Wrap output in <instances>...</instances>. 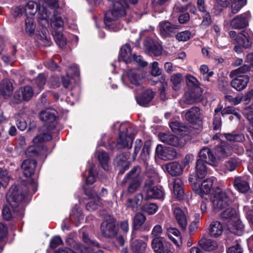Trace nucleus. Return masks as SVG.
<instances>
[{"label": "nucleus", "mask_w": 253, "mask_h": 253, "mask_svg": "<svg viewBox=\"0 0 253 253\" xmlns=\"http://www.w3.org/2000/svg\"><path fill=\"white\" fill-rule=\"evenodd\" d=\"M167 171L172 176L179 175L183 172V168L181 165L176 162H171L166 165Z\"/></svg>", "instance_id": "nucleus-29"}, {"label": "nucleus", "mask_w": 253, "mask_h": 253, "mask_svg": "<svg viewBox=\"0 0 253 253\" xmlns=\"http://www.w3.org/2000/svg\"><path fill=\"white\" fill-rule=\"evenodd\" d=\"M143 142L141 139H136L135 142V145L134 147V152L132 155L133 160H135L138 153L139 152Z\"/></svg>", "instance_id": "nucleus-63"}, {"label": "nucleus", "mask_w": 253, "mask_h": 253, "mask_svg": "<svg viewBox=\"0 0 253 253\" xmlns=\"http://www.w3.org/2000/svg\"><path fill=\"white\" fill-rule=\"evenodd\" d=\"M199 246L205 251L211 252L218 248L219 244L210 239L202 238L198 243Z\"/></svg>", "instance_id": "nucleus-25"}, {"label": "nucleus", "mask_w": 253, "mask_h": 253, "mask_svg": "<svg viewBox=\"0 0 253 253\" xmlns=\"http://www.w3.org/2000/svg\"><path fill=\"white\" fill-rule=\"evenodd\" d=\"M213 185V181L211 179H207L201 183L199 188L196 190V192L203 197L204 195H208L210 193Z\"/></svg>", "instance_id": "nucleus-26"}, {"label": "nucleus", "mask_w": 253, "mask_h": 253, "mask_svg": "<svg viewBox=\"0 0 253 253\" xmlns=\"http://www.w3.org/2000/svg\"><path fill=\"white\" fill-rule=\"evenodd\" d=\"M178 29L177 26L172 25L168 21H163L159 24V30L161 35L164 37L171 36Z\"/></svg>", "instance_id": "nucleus-12"}, {"label": "nucleus", "mask_w": 253, "mask_h": 253, "mask_svg": "<svg viewBox=\"0 0 253 253\" xmlns=\"http://www.w3.org/2000/svg\"><path fill=\"white\" fill-rule=\"evenodd\" d=\"M232 149L231 146L225 143L216 146L215 148V157L216 160H222L231 155L232 153Z\"/></svg>", "instance_id": "nucleus-13"}, {"label": "nucleus", "mask_w": 253, "mask_h": 253, "mask_svg": "<svg viewBox=\"0 0 253 253\" xmlns=\"http://www.w3.org/2000/svg\"><path fill=\"white\" fill-rule=\"evenodd\" d=\"M225 138L229 141L243 142L245 140L244 135L242 134L224 133Z\"/></svg>", "instance_id": "nucleus-48"}, {"label": "nucleus", "mask_w": 253, "mask_h": 253, "mask_svg": "<svg viewBox=\"0 0 253 253\" xmlns=\"http://www.w3.org/2000/svg\"><path fill=\"white\" fill-rule=\"evenodd\" d=\"M147 247L145 242L141 240H136L131 243V248L134 253H143Z\"/></svg>", "instance_id": "nucleus-36"}, {"label": "nucleus", "mask_w": 253, "mask_h": 253, "mask_svg": "<svg viewBox=\"0 0 253 253\" xmlns=\"http://www.w3.org/2000/svg\"><path fill=\"white\" fill-rule=\"evenodd\" d=\"M93 200V201H91L86 204V209L87 210L93 211L101 207L102 203L99 197H97V198Z\"/></svg>", "instance_id": "nucleus-49"}, {"label": "nucleus", "mask_w": 253, "mask_h": 253, "mask_svg": "<svg viewBox=\"0 0 253 253\" xmlns=\"http://www.w3.org/2000/svg\"><path fill=\"white\" fill-rule=\"evenodd\" d=\"M146 217L144 214L137 212L133 218V226L134 229H139L145 222Z\"/></svg>", "instance_id": "nucleus-40"}, {"label": "nucleus", "mask_w": 253, "mask_h": 253, "mask_svg": "<svg viewBox=\"0 0 253 253\" xmlns=\"http://www.w3.org/2000/svg\"><path fill=\"white\" fill-rule=\"evenodd\" d=\"M236 41L238 45L245 48H249L252 47L253 42L252 34L246 31H243L236 37Z\"/></svg>", "instance_id": "nucleus-10"}, {"label": "nucleus", "mask_w": 253, "mask_h": 253, "mask_svg": "<svg viewBox=\"0 0 253 253\" xmlns=\"http://www.w3.org/2000/svg\"><path fill=\"white\" fill-rule=\"evenodd\" d=\"M141 209L149 214H153L157 211L158 206L155 204L147 203L144 204Z\"/></svg>", "instance_id": "nucleus-54"}, {"label": "nucleus", "mask_w": 253, "mask_h": 253, "mask_svg": "<svg viewBox=\"0 0 253 253\" xmlns=\"http://www.w3.org/2000/svg\"><path fill=\"white\" fill-rule=\"evenodd\" d=\"M144 190L146 192L145 197L147 199H162L164 197V192L161 187L146 185Z\"/></svg>", "instance_id": "nucleus-9"}, {"label": "nucleus", "mask_w": 253, "mask_h": 253, "mask_svg": "<svg viewBox=\"0 0 253 253\" xmlns=\"http://www.w3.org/2000/svg\"><path fill=\"white\" fill-rule=\"evenodd\" d=\"M52 138V136L48 132H43L39 134L33 139V142L35 144L38 143H42L44 141L50 140Z\"/></svg>", "instance_id": "nucleus-50"}, {"label": "nucleus", "mask_w": 253, "mask_h": 253, "mask_svg": "<svg viewBox=\"0 0 253 253\" xmlns=\"http://www.w3.org/2000/svg\"><path fill=\"white\" fill-rule=\"evenodd\" d=\"M143 198L142 194H138L134 196L133 199H128L126 205L127 208H130L132 211H136L138 207L141 205Z\"/></svg>", "instance_id": "nucleus-33"}, {"label": "nucleus", "mask_w": 253, "mask_h": 253, "mask_svg": "<svg viewBox=\"0 0 253 253\" xmlns=\"http://www.w3.org/2000/svg\"><path fill=\"white\" fill-rule=\"evenodd\" d=\"M195 169L196 175L200 179L204 178L207 173L206 165L201 160H197Z\"/></svg>", "instance_id": "nucleus-37"}, {"label": "nucleus", "mask_w": 253, "mask_h": 253, "mask_svg": "<svg viewBox=\"0 0 253 253\" xmlns=\"http://www.w3.org/2000/svg\"><path fill=\"white\" fill-rule=\"evenodd\" d=\"M243 250L238 241L235 242V244L229 247L227 251V253H242Z\"/></svg>", "instance_id": "nucleus-61"}, {"label": "nucleus", "mask_w": 253, "mask_h": 253, "mask_svg": "<svg viewBox=\"0 0 253 253\" xmlns=\"http://www.w3.org/2000/svg\"><path fill=\"white\" fill-rule=\"evenodd\" d=\"M134 135L131 134H126L124 132H120L118 139L117 147L118 149H123L124 148H131Z\"/></svg>", "instance_id": "nucleus-15"}, {"label": "nucleus", "mask_w": 253, "mask_h": 253, "mask_svg": "<svg viewBox=\"0 0 253 253\" xmlns=\"http://www.w3.org/2000/svg\"><path fill=\"white\" fill-rule=\"evenodd\" d=\"M156 153L158 157L165 161L173 159L176 156V152L171 147H163L158 145L156 149Z\"/></svg>", "instance_id": "nucleus-8"}, {"label": "nucleus", "mask_w": 253, "mask_h": 253, "mask_svg": "<svg viewBox=\"0 0 253 253\" xmlns=\"http://www.w3.org/2000/svg\"><path fill=\"white\" fill-rule=\"evenodd\" d=\"M240 163L241 162L238 158L231 157L225 162V167L228 170L232 171L234 170Z\"/></svg>", "instance_id": "nucleus-41"}, {"label": "nucleus", "mask_w": 253, "mask_h": 253, "mask_svg": "<svg viewBox=\"0 0 253 253\" xmlns=\"http://www.w3.org/2000/svg\"><path fill=\"white\" fill-rule=\"evenodd\" d=\"M200 96L193 92H187L183 97L179 101L180 105L183 108H186L187 105L195 103L199 101Z\"/></svg>", "instance_id": "nucleus-20"}, {"label": "nucleus", "mask_w": 253, "mask_h": 253, "mask_svg": "<svg viewBox=\"0 0 253 253\" xmlns=\"http://www.w3.org/2000/svg\"><path fill=\"white\" fill-rule=\"evenodd\" d=\"M236 211L231 208L226 209L222 213L221 216L223 218L231 219L236 216Z\"/></svg>", "instance_id": "nucleus-58"}, {"label": "nucleus", "mask_w": 253, "mask_h": 253, "mask_svg": "<svg viewBox=\"0 0 253 253\" xmlns=\"http://www.w3.org/2000/svg\"><path fill=\"white\" fill-rule=\"evenodd\" d=\"M186 81L187 85L191 87H197L200 84L198 80L191 75H187L186 76Z\"/></svg>", "instance_id": "nucleus-59"}, {"label": "nucleus", "mask_w": 253, "mask_h": 253, "mask_svg": "<svg viewBox=\"0 0 253 253\" xmlns=\"http://www.w3.org/2000/svg\"><path fill=\"white\" fill-rule=\"evenodd\" d=\"M50 24L53 31L62 30L63 28L64 25L63 20L55 10H53V15L50 18Z\"/></svg>", "instance_id": "nucleus-23"}, {"label": "nucleus", "mask_w": 253, "mask_h": 253, "mask_svg": "<svg viewBox=\"0 0 253 253\" xmlns=\"http://www.w3.org/2000/svg\"><path fill=\"white\" fill-rule=\"evenodd\" d=\"M46 83V78L43 74H40L35 80L36 86L35 92L38 94L43 88V86Z\"/></svg>", "instance_id": "nucleus-42"}, {"label": "nucleus", "mask_w": 253, "mask_h": 253, "mask_svg": "<svg viewBox=\"0 0 253 253\" xmlns=\"http://www.w3.org/2000/svg\"><path fill=\"white\" fill-rule=\"evenodd\" d=\"M173 191L176 198L178 200L183 199L184 192L183 189V182L180 178H174L173 182Z\"/></svg>", "instance_id": "nucleus-28"}, {"label": "nucleus", "mask_w": 253, "mask_h": 253, "mask_svg": "<svg viewBox=\"0 0 253 253\" xmlns=\"http://www.w3.org/2000/svg\"><path fill=\"white\" fill-rule=\"evenodd\" d=\"M159 137L161 141L173 146H178L180 145L178 138L170 134L160 133Z\"/></svg>", "instance_id": "nucleus-30"}, {"label": "nucleus", "mask_w": 253, "mask_h": 253, "mask_svg": "<svg viewBox=\"0 0 253 253\" xmlns=\"http://www.w3.org/2000/svg\"><path fill=\"white\" fill-rule=\"evenodd\" d=\"M225 99L226 100L228 101L229 103L237 105L241 102L243 99V95L242 94H238L235 97L230 95H225Z\"/></svg>", "instance_id": "nucleus-55"}, {"label": "nucleus", "mask_w": 253, "mask_h": 253, "mask_svg": "<svg viewBox=\"0 0 253 253\" xmlns=\"http://www.w3.org/2000/svg\"><path fill=\"white\" fill-rule=\"evenodd\" d=\"M232 114L234 115L238 120L241 118V115L237 112L236 109L232 106L225 107L221 111V115L223 117L225 115Z\"/></svg>", "instance_id": "nucleus-52"}, {"label": "nucleus", "mask_w": 253, "mask_h": 253, "mask_svg": "<svg viewBox=\"0 0 253 253\" xmlns=\"http://www.w3.org/2000/svg\"><path fill=\"white\" fill-rule=\"evenodd\" d=\"M41 120L44 123L45 127L50 130L56 126V112L54 110L46 109L42 111L40 115Z\"/></svg>", "instance_id": "nucleus-5"}, {"label": "nucleus", "mask_w": 253, "mask_h": 253, "mask_svg": "<svg viewBox=\"0 0 253 253\" xmlns=\"http://www.w3.org/2000/svg\"><path fill=\"white\" fill-rule=\"evenodd\" d=\"M234 188L242 193H245L250 190V185L248 179L246 177L238 176L233 181Z\"/></svg>", "instance_id": "nucleus-16"}, {"label": "nucleus", "mask_w": 253, "mask_h": 253, "mask_svg": "<svg viewBox=\"0 0 253 253\" xmlns=\"http://www.w3.org/2000/svg\"><path fill=\"white\" fill-rule=\"evenodd\" d=\"M38 10L39 13H40L42 9L40 6V3L37 4L33 1H29L25 5L24 11L26 15L29 14L33 15Z\"/></svg>", "instance_id": "nucleus-34"}, {"label": "nucleus", "mask_w": 253, "mask_h": 253, "mask_svg": "<svg viewBox=\"0 0 253 253\" xmlns=\"http://www.w3.org/2000/svg\"><path fill=\"white\" fill-rule=\"evenodd\" d=\"M163 232L162 226L159 224H157L152 229L151 236L153 238L161 237L160 236L162 234Z\"/></svg>", "instance_id": "nucleus-62"}, {"label": "nucleus", "mask_w": 253, "mask_h": 253, "mask_svg": "<svg viewBox=\"0 0 253 253\" xmlns=\"http://www.w3.org/2000/svg\"><path fill=\"white\" fill-rule=\"evenodd\" d=\"M150 147L151 143L150 141H147L144 143L142 151L140 155V157L141 160L146 161L148 158Z\"/></svg>", "instance_id": "nucleus-53"}, {"label": "nucleus", "mask_w": 253, "mask_h": 253, "mask_svg": "<svg viewBox=\"0 0 253 253\" xmlns=\"http://www.w3.org/2000/svg\"><path fill=\"white\" fill-rule=\"evenodd\" d=\"M88 248L82 243L77 242L73 246L72 250L73 253H86L88 251Z\"/></svg>", "instance_id": "nucleus-51"}, {"label": "nucleus", "mask_w": 253, "mask_h": 253, "mask_svg": "<svg viewBox=\"0 0 253 253\" xmlns=\"http://www.w3.org/2000/svg\"><path fill=\"white\" fill-rule=\"evenodd\" d=\"M249 15L243 13L234 17L230 22V26L235 29H242L249 24Z\"/></svg>", "instance_id": "nucleus-11"}, {"label": "nucleus", "mask_w": 253, "mask_h": 253, "mask_svg": "<svg viewBox=\"0 0 253 253\" xmlns=\"http://www.w3.org/2000/svg\"><path fill=\"white\" fill-rule=\"evenodd\" d=\"M229 199L226 192L220 191L216 193L212 199L214 209L221 210L229 205Z\"/></svg>", "instance_id": "nucleus-6"}, {"label": "nucleus", "mask_w": 253, "mask_h": 253, "mask_svg": "<svg viewBox=\"0 0 253 253\" xmlns=\"http://www.w3.org/2000/svg\"><path fill=\"white\" fill-rule=\"evenodd\" d=\"M201 112L197 107H192L188 110L185 115V119L189 123H196L200 120Z\"/></svg>", "instance_id": "nucleus-24"}, {"label": "nucleus", "mask_w": 253, "mask_h": 253, "mask_svg": "<svg viewBox=\"0 0 253 253\" xmlns=\"http://www.w3.org/2000/svg\"><path fill=\"white\" fill-rule=\"evenodd\" d=\"M98 159L100 162L102 168L105 170H108V162L109 160V157L108 154L105 152H99L98 155Z\"/></svg>", "instance_id": "nucleus-45"}, {"label": "nucleus", "mask_w": 253, "mask_h": 253, "mask_svg": "<svg viewBox=\"0 0 253 253\" xmlns=\"http://www.w3.org/2000/svg\"><path fill=\"white\" fill-rule=\"evenodd\" d=\"M34 90L30 85H26L17 90L14 95V101L19 103L23 101L27 102L31 100L34 94Z\"/></svg>", "instance_id": "nucleus-4"}, {"label": "nucleus", "mask_w": 253, "mask_h": 253, "mask_svg": "<svg viewBox=\"0 0 253 253\" xmlns=\"http://www.w3.org/2000/svg\"><path fill=\"white\" fill-rule=\"evenodd\" d=\"M42 11L39 13L38 21L39 24L43 28H45L49 25L47 18L49 17L46 9L43 6H42Z\"/></svg>", "instance_id": "nucleus-43"}, {"label": "nucleus", "mask_w": 253, "mask_h": 253, "mask_svg": "<svg viewBox=\"0 0 253 253\" xmlns=\"http://www.w3.org/2000/svg\"><path fill=\"white\" fill-rule=\"evenodd\" d=\"M100 230L102 235L105 237H114L117 234L114 218L110 215H105L104 220L100 226Z\"/></svg>", "instance_id": "nucleus-2"}, {"label": "nucleus", "mask_w": 253, "mask_h": 253, "mask_svg": "<svg viewBox=\"0 0 253 253\" xmlns=\"http://www.w3.org/2000/svg\"><path fill=\"white\" fill-rule=\"evenodd\" d=\"M167 235L168 238L175 244L176 246L179 248L181 246L182 242L181 239L179 231L175 228H169L167 230Z\"/></svg>", "instance_id": "nucleus-22"}, {"label": "nucleus", "mask_w": 253, "mask_h": 253, "mask_svg": "<svg viewBox=\"0 0 253 253\" xmlns=\"http://www.w3.org/2000/svg\"><path fill=\"white\" fill-rule=\"evenodd\" d=\"M191 36V34L189 31H185L177 33L175 38L179 42H185L189 40Z\"/></svg>", "instance_id": "nucleus-56"}, {"label": "nucleus", "mask_w": 253, "mask_h": 253, "mask_svg": "<svg viewBox=\"0 0 253 253\" xmlns=\"http://www.w3.org/2000/svg\"><path fill=\"white\" fill-rule=\"evenodd\" d=\"M164 238H154L151 242V247L156 253H161L164 249Z\"/></svg>", "instance_id": "nucleus-38"}, {"label": "nucleus", "mask_w": 253, "mask_h": 253, "mask_svg": "<svg viewBox=\"0 0 253 253\" xmlns=\"http://www.w3.org/2000/svg\"><path fill=\"white\" fill-rule=\"evenodd\" d=\"M25 31L26 33L30 36H32L35 34L36 29V24L33 17H27L25 21Z\"/></svg>", "instance_id": "nucleus-39"}, {"label": "nucleus", "mask_w": 253, "mask_h": 253, "mask_svg": "<svg viewBox=\"0 0 253 253\" xmlns=\"http://www.w3.org/2000/svg\"><path fill=\"white\" fill-rule=\"evenodd\" d=\"M61 30L53 31L52 35L56 43L59 47H62L65 45L66 40L63 37Z\"/></svg>", "instance_id": "nucleus-46"}, {"label": "nucleus", "mask_w": 253, "mask_h": 253, "mask_svg": "<svg viewBox=\"0 0 253 253\" xmlns=\"http://www.w3.org/2000/svg\"><path fill=\"white\" fill-rule=\"evenodd\" d=\"M154 97V94L151 89L145 90L140 96L136 97V100L138 104L141 106H145L149 103Z\"/></svg>", "instance_id": "nucleus-32"}, {"label": "nucleus", "mask_w": 253, "mask_h": 253, "mask_svg": "<svg viewBox=\"0 0 253 253\" xmlns=\"http://www.w3.org/2000/svg\"><path fill=\"white\" fill-rule=\"evenodd\" d=\"M131 49L128 44H126L121 49L119 58H122L126 63H129L131 61Z\"/></svg>", "instance_id": "nucleus-35"}, {"label": "nucleus", "mask_w": 253, "mask_h": 253, "mask_svg": "<svg viewBox=\"0 0 253 253\" xmlns=\"http://www.w3.org/2000/svg\"><path fill=\"white\" fill-rule=\"evenodd\" d=\"M251 69V67L247 64H245L243 66L235 69L232 70L229 76L231 78H233L235 76H240V74H244L250 71Z\"/></svg>", "instance_id": "nucleus-47"}, {"label": "nucleus", "mask_w": 253, "mask_h": 253, "mask_svg": "<svg viewBox=\"0 0 253 253\" xmlns=\"http://www.w3.org/2000/svg\"><path fill=\"white\" fill-rule=\"evenodd\" d=\"M169 127L173 132L181 135H186L189 131L188 126L183 125L178 122H171Z\"/></svg>", "instance_id": "nucleus-31"}, {"label": "nucleus", "mask_w": 253, "mask_h": 253, "mask_svg": "<svg viewBox=\"0 0 253 253\" xmlns=\"http://www.w3.org/2000/svg\"><path fill=\"white\" fill-rule=\"evenodd\" d=\"M212 23L211 16L209 13H205L203 16V20L200 27L203 29L208 27Z\"/></svg>", "instance_id": "nucleus-57"}, {"label": "nucleus", "mask_w": 253, "mask_h": 253, "mask_svg": "<svg viewBox=\"0 0 253 253\" xmlns=\"http://www.w3.org/2000/svg\"><path fill=\"white\" fill-rule=\"evenodd\" d=\"M82 238H83V241L84 243H85L86 244H87V245H88L89 246H93V247H99V244L97 242H96V241H95L94 240L91 239L90 238H89L88 235L87 234H85L84 232H83V233Z\"/></svg>", "instance_id": "nucleus-60"}, {"label": "nucleus", "mask_w": 253, "mask_h": 253, "mask_svg": "<svg viewBox=\"0 0 253 253\" xmlns=\"http://www.w3.org/2000/svg\"><path fill=\"white\" fill-rule=\"evenodd\" d=\"M200 159L203 162H205L211 166H216L218 164L217 161L212 151L207 147H204L199 153Z\"/></svg>", "instance_id": "nucleus-7"}, {"label": "nucleus", "mask_w": 253, "mask_h": 253, "mask_svg": "<svg viewBox=\"0 0 253 253\" xmlns=\"http://www.w3.org/2000/svg\"><path fill=\"white\" fill-rule=\"evenodd\" d=\"M183 76L181 73H175L170 77V82L172 84V88L175 90H178L180 87Z\"/></svg>", "instance_id": "nucleus-44"}, {"label": "nucleus", "mask_w": 253, "mask_h": 253, "mask_svg": "<svg viewBox=\"0 0 253 253\" xmlns=\"http://www.w3.org/2000/svg\"><path fill=\"white\" fill-rule=\"evenodd\" d=\"M223 231V227L220 222L213 221L210 224L209 233L211 236L217 238L222 235Z\"/></svg>", "instance_id": "nucleus-27"}, {"label": "nucleus", "mask_w": 253, "mask_h": 253, "mask_svg": "<svg viewBox=\"0 0 253 253\" xmlns=\"http://www.w3.org/2000/svg\"><path fill=\"white\" fill-rule=\"evenodd\" d=\"M173 211L177 223L182 229L185 230L187 225V218L185 212L179 207H175Z\"/></svg>", "instance_id": "nucleus-17"}, {"label": "nucleus", "mask_w": 253, "mask_h": 253, "mask_svg": "<svg viewBox=\"0 0 253 253\" xmlns=\"http://www.w3.org/2000/svg\"><path fill=\"white\" fill-rule=\"evenodd\" d=\"M127 76L130 83L135 85H139L143 78L142 72L137 69H131L127 73Z\"/></svg>", "instance_id": "nucleus-18"}, {"label": "nucleus", "mask_w": 253, "mask_h": 253, "mask_svg": "<svg viewBox=\"0 0 253 253\" xmlns=\"http://www.w3.org/2000/svg\"><path fill=\"white\" fill-rule=\"evenodd\" d=\"M27 192H24L21 187L14 186L12 187L7 194V201L8 203L3 206L2 214L3 218L9 220L12 217V212L16 211L17 208L25 198Z\"/></svg>", "instance_id": "nucleus-1"}, {"label": "nucleus", "mask_w": 253, "mask_h": 253, "mask_svg": "<svg viewBox=\"0 0 253 253\" xmlns=\"http://www.w3.org/2000/svg\"><path fill=\"white\" fill-rule=\"evenodd\" d=\"M228 230L237 235H241L243 233L244 225L242 222L237 218L235 220H230L227 224Z\"/></svg>", "instance_id": "nucleus-21"}, {"label": "nucleus", "mask_w": 253, "mask_h": 253, "mask_svg": "<svg viewBox=\"0 0 253 253\" xmlns=\"http://www.w3.org/2000/svg\"><path fill=\"white\" fill-rule=\"evenodd\" d=\"M249 80L250 78L247 75L239 76L232 80L230 84L233 88L240 91L247 87Z\"/></svg>", "instance_id": "nucleus-14"}, {"label": "nucleus", "mask_w": 253, "mask_h": 253, "mask_svg": "<svg viewBox=\"0 0 253 253\" xmlns=\"http://www.w3.org/2000/svg\"><path fill=\"white\" fill-rule=\"evenodd\" d=\"M36 165L37 162L34 160H24L21 166L24 175L27 177L31 176L34 173Z\"/></svg>", "instance_id": "nucleus-19"}, {"label": "nucleus", "mask_w": 253, "mask_h": 253, "mask_svg": "<svg viewBox=\"0 0 253 253\" xmlns=\"http://www.w3.org/2000/svg\"><path fill=\"white\" fill-rule=\"evenodd\" d=\"M62 243L63 242L61 238L59 236H55L51 239L50 246L51 248L54 249Z\"/></svg>", "instance_id": "nucleus-64"}, {"label": "nucleus", "mask_w": 253, "mask_h": 253, "mask_svg": "<svg viewBox=\"0 0 253 253\" xmlns=\"http://www.w3.org/2000/svg\"><path fill=\"white\" fill-rule=\"evenodd\" d=\"M140 171L139 167H135L130 170L125 178L129 182L128 191L130 193L136 191L140 185V182L138 177Z\"/></svg>", "instance_id": "nucleus-3"}]
</instances>
